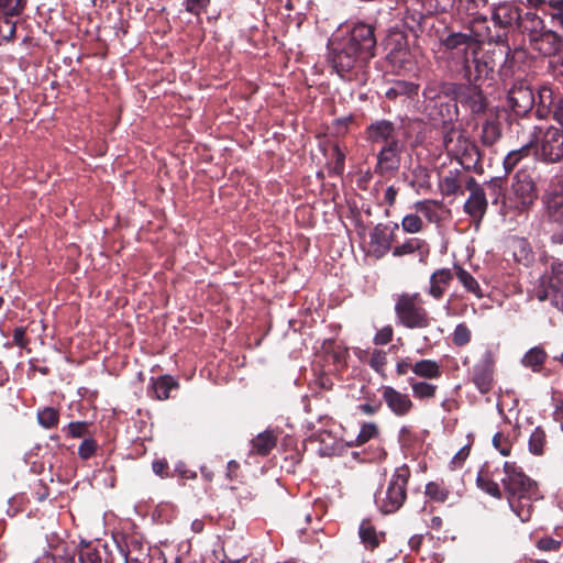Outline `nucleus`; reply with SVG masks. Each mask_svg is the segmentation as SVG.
Returning a JSON list of instances; mask_svg holds the SVG:
<instances>
[{
  "label": "nucleus",
  "mask_w": 563,
  "mask_h": 563,
  "mask_svg": "<svg viewBox=\"0 0 563 563\" xmlns=\"http://www.w3.org/2000/svg\"><path fill=\"white\" fill-rule=\"evenodd\" d=\"M37 420L43 428L51 429L58 423L59 412L53 407H45L37 412Z\"/></svg>",
  "instance_id": "obj_46"
},
{
  "label": "nucleus",
  "mask_w": 563,
  "mask_h": 563,
  "mask_svg": "<svg viewBox=\"0 0 563 563\" xmlns=\"http://www.w3.org/2000/svg\"><path fill=\"white\" fill-rule=\"evenodd\" d=\"M430 18L421 11L407 8L404 12L402 21L405 26L415 35L418 36L423 32L426 24Z\"/></svg>",
  "instance_id": "obj_30"
},
{
  "label": "nucleus",
  "mask_w": 563,
  "mask_h": 563,
  "mask_svg": "<svg viewBox=\"0 0 563 563\" xmlns=\"http://www.w3.org/2000/svg\"><path fill=\"white\" fill-rule=\"evenodd\" d=\"M329 47V62L332 68L342 79L352 80L354 69L358 62H363V57L342 43L339 37L332 38Z\"/></svg>",
  "instance_id": "obj_9"
},
{
  "label": "nucleus",
  "mask_w": 563,
  "mask_h": 563,
  "mask_svg": "<svg viewBox=\"0 0 563 563\" xmlns=\"http://www.w3.org/2000/svg\"><path fill=\"white\" fill-rule=\"evenodd\" d=\"M81 563H101V556L98 550L86 545L79 552Z\"/></svg>",
  "instance_id": "obj_57"
},
{
  "label": "nucleus",
  "mask_w": 563,
  "mask_h": 563,
  "mask_svg": "<svg viewBox=\"0 0 563 563\" xmlns=\"http://www.w3.org/2000/svg\"><path fill=\"white\" fill-rule=\"evenodd\" d=\"M462 32L472 41H474L475 44H478L479 48L484 42L504 43L506 40V36L504 35L497 34L494 36L492 34L487 18L485 15L473 16L464 26V31Z\"/></svg>",
  "instance_id": "obj_15"
},
{
  "label": "nucleus",
  "mask_w": 563,
  "mask_h": 563,
  "mask_svg": "<svg viewBox=\"0 0 563 563\" xmlns=\"http://www.w3.org/2000/svg\"><path fill=\"white\" fill-rule=\"evenodd\" d=\"M126 547V560L140 562L147 556L148 548H145L140 541L135 539L130 540Z\"/></svg>",
  "instance_id": "obj_47"
},
{
  "label": "nucleus",
  "mask_w": 563,
  "mask_h": 563,
  "mask_svg": "<svg viewBox=\"0 0 563 563\" xmlns=\"http://www.w3.org/2000/svg\"><path fill=\"white\" fill-rule=\"evenodd\" d=\"M538 198V189L532 176L526 170H519L514 178L511 190L507 197L510 208L526 211Z\"/></svg>",
  "instance_id": "obj_8"
},
{
  "label": "nucleus",
  "mask_w": 563,
  "mask_h": 563,
  "mask_svg": "<svg viewBox=\"0 0 563 563\" xmlns=\"http://www.w3.org/2000/svg\"><path fill=\"white\" fill-rule=\"evenodd\" d=\"M377 434H378V428H377L376 423L367 422L361 427V430L357 434L356 440H357L358 444H363V443H366L367 441H369L371 439L375 438Z\"/></svg>",
  "instance_id": "obj_54"
},
{
  "label": "nucleus",
  "mask_w": 563,
  "mask_h": 563,
  "mask_svg": "<svg viewBox=\"0 0 563 563\" xmlns=\"http://www.w3.org/2000/svg\"><path fill=\"white\" fill-rule=\"evenodd\" d=\"M547 357L548 354L543 347L533 346L526 352V354L521 358V364L525 367L530 368L532 372L539 373L541 372Z\"/></svg>",
  "instance_id": "obj_34"
},
{
  "label": "nucleus",
  "mask_w": 563,
  "mask_h": 563,
  "mask_svg": "<svg viewBox=\"0 0 563 563\" xmlns=\"http://www.w3.org/2000/svg\"><path fill=\"white\" fill-rule=\"evenodd\" d=\"M387 363V355L386 352L380 350H374L371 358H369V366L377 373H380L384 371V367Z\"/></svg>",
  "instance_id": "obj_55"
},
{
  "label": "nucleus",
  "mask_w": 563,
  "mask_h": 563,
  "mask_svg": "<svg viewBox=\"0 0 563 563\" xmlns=\"http://www.w3.org/2000/svg\"><path fill=\"white\" fill-rule=\"evenodd\" d=\"M339 40L363 57V62H367L375 56L377 41L372 24L357 22Z\"/></svg>",
  "instance_id": "obj_7"
},
{
  "label": "nucleus",
  "mask_w": 563,
  "mask_h": 563,
  "mask_svg": "<svg viewBox=\"0 0 563 563\" xmlns=\"http://www.w3.org/2000/svg\"><path fill=\"white\" fill-rule=\"evenodd\" d=\"M424 493L430 499L440 503H444L450 494L449 489L442 483L439 482H429L426 485Z\"/></svg>",
  "instance_id": "obj_45"
},
{
  "label": "nucleus",
  "mask_w": 563,
  "mask_h": 563,
  "mask_svg": "<svg viewBox=\"0 0 563 563\" xmlns=\"http://www.w3.org/2000/svg\"><path fill=\"white\" fill-rule=\"evenodd\" d=\"M209 4L210 0H185L186 11L195 15H200Z\"/></svg>",
  "instance_id": "obj_59"
},
{
  "label": "nucleus",
  "mask_w": 563,
  "mask_h": 563,
  "mask_svg": "<svg viewBox=\"0 0 563 563\" xmlns=\"http://www.w3.org/2000/svg\"><path fill=\"white\" fill-rule=\"evenodd\" d=\"M472 338L471 330L465 323H459L453 333H452V342L456 346H464L470 343Z\"/></svg>",
  "instance_id": "obj_50"
},
{
  "label": "nucleus",
  "mask_w": 563,
  "mask_h": 563,
  "mask_svg": "<svg viewBox=\"0 0 563 563\" xmlns=\"http://www.w3.org/2000/svg\"><path fill=\"white\" fill-rule=\"evenodd\" d=\"M529 46L539 55L551 57L563 51V38L555 31L547 27L529 43Z\"/></svg>",
  "instance_id": "obj_19"
},
{
  "label": "nucleus",
  "mask_w": 563,
  "mask_h": 563,
  "mask_svg": "<svg viewBox=\"0 0 563 563\" xmlns=\"http://www.w3.org/2000/svg\"><path fill=\"white\" fill-rule=\"evenodd\" d=\"M462 172L459 169L449 170V173L440 180V189L444 196H462L464 190L462 187Z\"/></svg>",
  "instance_id": "obj_29"
},
{
  "label": "nucleus",
  "mask_w": 563,
  "mask_h": 563,
  "mask_svg": "<svg viewBox=\"0 0 563 563\" xmlns=\"http://www.w3.org/2000/svg\"><path fill=\"white\" fill-rule=\"evenodd\" d=\"M462 179H463L462 186L464 185L465 188L470 191V194L484 190L482 188V186L475 180L474 177L466 176L463 172H462Z\"/></svg>",
  "instance_id": "obj_61"
},
{
  "label": "nucleus",
  "mask_w": 563,
  "mask_h": 563,
  "mask_svg": "<svg viewBox=\"0 0 563 563\" xmlns=\"http://www.w3.org/2000/svg\"><path fill=\"white\" fill-rule=\"evenodd\" d=\"M534 297L539 301L549 300L554 308L563 312V263L551 264V274L540 278Z\"/></svg>",
  "instance_id": "obj_6"
},
{
  "label": "nucleus",
  "mask_w": 563,
  "mask_h": 563,
  "mask_svg": "<svg viewBox=\"0 0 563 563\" xmlns=\"http://www.w3.org/2000/svg\"><path fill=\"white\" fill-rule=\"evenodd\" d=\"M553 90L549 86H541L536 98V115L539 119L547 118L553 112L555 106Z\"/></svg>",
  "instance_id": "obj_26"
},
{
  "label": "nucleus",
  "mask_w": 563,
  "mask_h": 563,
  "mask_svg": "<svg viewBox=\"0 0 563 563\" xmlns=\"http://www.w3.org/2000/svg\"><path fill=\"white\" fill-rule=\"evenodd\" d=\"M543 205L549 220L558 225L552 240L563 243V188L547 192L543 196Z\"/></svg>",
  "instance_id": "obj_14"
},
{
  "label": "nucleus",
  "mask_w": 563,
  "mask_h": 563,
  "mask_svg": "<svg viewBox=\"0 0 563 563\" xmlns=\"http://www.w3.org/2000/svg\"><path fill=\"white\" fill-rule=\"evenodd\" d=\"M468 67L473 73L474 81H477L483 77H487L488 74L493 71V66L488 62L479 58L477 55H474L470 59Z\"/></svg>",
  "instance_id": "obj_43"
},
{
  "label": "nucleus",
  "mask_w": 563,
  "mask_h": 563,
  "mask_svg": "<svg viewBox=\"0 0 563 563\" xmlns=\"http://www.w3.org/2000/svg\"><path fill=\"white\" fill-rule=\"evenodd\" d=\"M409 371L413 372V364L410 362L409 358H402V360L397 362L396 373L399 376L406 375Z\"/></svg>",
  "instance_id": "obj_64"
},
{
  "label": "nucleus",
  "mask_w": 563,
  "mask_h": 563,
  "mask_svg": "<svg viewBox=\"0 0 563 563\" xmlns=\"http://www.w3.org/2000/svg\"><path fill=\"white\" fill-rule=\"evenodd\" d=\"M563 541L544 536L537 540L536 548L542 552H559Z\"/></svg>",
  "instance_id": "obj_52"
},
{
  "label": "nucleus",
  "mask_w": 563,
  "mask_h": 563,
  "mask_svg": "<svg viewBox=\"0 0 563 563\" xmlns=\"http://www.w3.org/2000/svg\"><path fill=\"white\" fill-rule=\"evenodd\" d=\"M419 85L407 81V80H396L393 85L386 90L385 96L389 100H396L400 96H406L408 98H413L418 96Z\"/></svg>",
  "instance_id": "obj_32"
},
{
  "label": "nucleus",
  "mask_w": 563,
  "mask_h": 563,
  "mask_svg": "<svg viewBox=\"0 0 563 563\" xmlns=\"http://www.w3.org/2000/svg\"><path fill=\"white\" fill-rule=\"evenodd\" d=\"M366 139L372 144L387 145L391 142H401L406 139H400L398 128L389 120H376L366 128Z\"/></svg>",
  "instance_id": "obj_17"
},
{
  "label": "nucleus",
  "mask_w": 563,
  "mask_h": 563,
  "mask_svg": "<svg viewBox=\"0 0 563 563\" xmlns=\"http://www.w3.org/2000/svg\"><path fill=\"white\" fill-rule=\"evenodd\" d=\"M369 244L378 257L384 256L391 249L393 231L386 225L377 224L369 233Z\"/></svg>",
  "instance_id": "obj_23"
},
{
  "label": "nucleus",
  "mask_w": 563,
  "mask_h": 563,
  "mask_svg": "<svg viewBox=\"0 0 563 563\" xmlns=\"http://www.w3.org/2000/svg\"><path fill=\"white\" fill-rule=\"evenodd\" d=\"M413 373L424 379H437L441 376V366L434 360H420L413 364Z\"/></svg>",
  "instance_id": "obj_35"
},
{
  "label": "nucleus",
  "mask_w": 563,
  "mask_h": 563,
  "mask_svg": "<svg viewBox=\"0 0 563 563\" xmlns=\"http://www.w3.org/2000/svg\"><path fill=\"white\" fill-rule=\"evenodd\" d=\"M440 43L445 52L449 53L450 58L461 66L460 73L462 77L465 80H470L472 71L468 64L474 55H478L481 51L478 44H475L463 32H451L445 37H442Z\"/></svg>",
  "instance_id": "obj_4"
},
{
  "label": "nucleus",
  "mask_w": 563,
  "mask_h": 563,
  "mask_svg": "<svg viewBox=\"0 0 563 563\" xmlns=\"http://www.w3.org/2000/svg\"><path fill=\"white\" fill-rule=\"evenodd\" d=\"M358 538L364 548L373 552L385 541V532L377 531L369 519H364L358 527Z\"/></svg>",
  "instance_id": "obj_24"
},
{
  "label": "nucleus",
  "mask_w": 563,
  "mask_h": 563,
  "mask_svg": "<svg viewBox=\"0 0 563 563\" xmlns=\"http://www.w3.org/2000/svg\"><path fill=\"white\" fill-rule=\"evenodd\" d=\"M544 29H547L544 20L533 11L522 13L516 27L528 38V43L533 41Z\"/></svg>",
  "instance_id": "obj_20"
},
{
  "label": "nucleus",
  "mask_w": 563,
  "mask_h": 563,
  "mask_svg": "<svg viewBox=\"0 0 563 563\" xmlns=\"http://www.w3.org/2000/svg\"><path fill=\"white\" fill-rule=\"evenodd\" d=\"M501 136L500 124L488 120L482 125L481 141L485 146L494 145Z\"/></svg>",
  "instance_id": "obj_39"
},
{
  "label": "nucleus",
  "mask_w": 563,
  "mask_h": 563,
  "mask_svg": "<svg viewBox=\"0 0 563 563\" xmlns=\"http://www.w3.org/2000/svg\"><path fill=\"white\" fill-rule=\"evenodd\" d=\"M465 170H473L482 174L484 172L482 165V155L477 145L470 140L461 152L454 156Z\"/></svg>",
  "instance_id": "obj_21"
},
{
  "label": "nucleus",
  "mask_w": 563,
  "mask_h": 563,
  "mask_svg": "<svg viewBox=\"0 0 563 563\" xmlns=\"http://www.w3.org/2000/svg\"><path fill=\"white\" fill-rule=\"evenodd\" d=\"M334 153H335V163H334L333 170L335 174L341 175L344 170L345 155L342 153V151L338 146L334 147Z\"/></svg>",
  "instance_id": "obj_63"
},
{
  "label": "nucleus",
  "mask_w": 563,
  "mask_h": 563,
  "mask_svg": "<svg viewBox=\"0 0 563 563\" xmlns=\"http://www.w3.org/2000/svg\"><path fill=\"white\" fill-rule=\"evenodd\" d=\"M152 470L153 472L161 476L166 477L168 476L167 470H168V463L166 460H156L152 463Z\"/></svg>",
  "instance_id": "obj_62"
},
{
  "label": "nucleus",
  "mask_w": 563,
  "mask_h": 563,
  "mask_svg": "<svg viewBox=\"0 0 563 563\" xmlns=\"http://www.w3.org/2000/svg\"><path fill=\"white\" fill-rule=\"evenodd\" d=\"M429 253L430 249L428 243L420 238H408L401 244L393 249V256L395 257L418 254L420 262H424Z\"/></svg>",
  "instance_id": "obj_22"
},
{
  "label": "nucleus",
  "mask_w": 563,
  "mask_h": 563,
  "mask_svg": "<svg viewBox=\"0 0 563 563\" xmlns=\"http://www.w3.org/2000/svg\"><path fill=\"white\" fill-rule=\"evenodd\" d=\"M13 18L0 16V38L3 42H10L14 38L16 32V23Z\"/></svg>",
  "instance_id": "obj_48"
},
{
  "label": "nucleus",
  "mask_w": 563,
  "mask_h": 563,
  "mask_svg": "<svg viewBox=\"0 0 563 563\" xmlns=\"http://www.w3.org/2000/svg\"><path fill=\"white\" fill-rule=\"evenodd\" d=\"M97 448V442L93 439H85L78 448V455L82 460H88L95 455Z\"/></svg>",
  "instance_id": "obj_58"
},
{
  "label": "nucleus",
  "mask_w": 563,
  "mask_h": 563,
  "mask_svg": "<svg viewBox=\"0 0 563 563\" xmlns=\"http://www.w3.org/2000/svg\"><path fill=\"white\" fill-rule=\"evenodd\" d=\"M401 228L407 233H418L423 229L421 218L416 213L406 214L401 220Z\"/></svg>",
  "instance_id": "obj_49"
},
{
  "label": "nucleus",
  "mask_w": 563,
  "mask_h": 563,
  "mask_svg": "<svg viewBox=\"0 0 563 563\" xmlns=\"http://www.w3.org/2000/svg\"><path fill=\"white\" fill-rule=\"evenodd\" d=\"M89 423L86 421L69 422L63 430L70 438H81L88 433Z\"/></svg>",
  "instance_id": "obj_53"
},
{
  "label": "nucleus",
  "mask_w": 563,
  "mask_h": 563,
  "mask_svg": "<svg viewBox=\"0 0 563 563\" xmlns=\"http://www.w3.org/2000/svg\"><path fill=\"white\" fill-rule=\"evenodd\" d=\"M398 323L408 329H424L431 324V317L422 307L419 294H401L395 305Z\"/></svg>",
  "instance_id": "obj_5"
},
{
  "label": "nucleus",
  "mask_w": 563,
  "mask_h": 563,
  "mask_svg": "<svg viewBox=\"0 0 563 563\" xmlns=\"http://www.w3.org/2000/svg\"><path fill=\"white\" fill-rule=\"evenodd\" d=\"M406 143L407 140L382 145L376 154L375 173L382 176L397 173L401 165V155L406 150Z\"/></svg>",
  "instance_id": "obj_11"
},
{
  "label": "nucleus",
  "mask_w": 563,
  "mask_h": 563,
  "mask_svg": "<svg viewBox=\"0 0 563 563\" xmlns=\"http://www.w3.org/2000/svg\"><path fill=\"white\" fill-rule=\"evenodd\" d=\"M547 444V434L541 427H537L530 434L528 446L530 453L534 455H542Z\"/></svg>",
  "instance_id": "obj_40"
},
{
  "label": "nucleus",
  "mask_w": 563,
  "mask_h": 563,
  "mask_svg": "<svg viewBox=\"0 0 563 563\" xmlns=\"http://www.w3.org/2000/svg\"><path fill=\"white\" fill-rule=\"evenodd\" d=\"M413 179L411 181L412 186H418V188L428 189L430 188V176L429 172L423 166H417L412 170Z\"/></svg>",
  "instance_id": "obj_51"
},
{
  "label": "nucleus",
  "mask_w": 563,
  "mask_h": 563,
  "mask_svg": "<svg viewBox=\"0 0 563 563\" xmlns=\"http://www.w3.org/2000/svg\"><path fill=\"white\" fill-rule=\"evenodd\" d=\"M476 485L496 499H501L505 492L511 510L522 522L531 519L533 503L542 498L537 483L515 462H505L501 468L494 470L485 464L476 476Z\"/></svg>",
  "instance_id": "obj_1"
},
{
  "label": "nucleus",
  "mask_w": 563,
  "mask_h": 563,
  "mask_svg": "<svg viewBox=\"0 0 563 563\" xmlns=\"http://www.w3.org/2000/svg\"><path fill=\"white\" fill-rule=\"evenodd\" d=\"M487 205L484 190L472 192L464 203V211L473 219H482L487 210Z\"/></svg>",
  "instance_id": "obj_31"
},
{
  "label": "nucleus",
  "mask_w": 563,
  "mask_h": 563,
  "mask_svg": "<svg viewBox=\"0 0 563 563\" xmlns=\"http://www.w3.org/2000/svg\"><path fill=\"white\" fill-rule=\"evenodd\" d=\"M522 10L514 1H500L492 8V21L495 26L504 30L517 27Z\"/></svg>",
  "instance_id": "obj_16"
},
{
  "label": "nucleus",
  "mask_w": 563,
  "mask_h": 563,
  "mask_svg": "<svg viewBox=\"0 0 563 563\" xmlns=\"http://www.w3.org/2000/svg\"><path fill=\"white\" fill-rule=\"evenodd\" d=\"M545 15L550 18L553 26L563 30V0H549Z\"/></svg>",
  "instance_id": "obj_44"
},
{
  "label": "nucleus",
  "mask_w": 563,
  "mask_h": 563,
  "mask_svg": "<svg viewBox=\"0 0 563 563\" xmlns=\"http://www.w3.org/2000/svg\"><path fill=\"white\" fill-rule=\"evenodd\" d=\"M394 335V329L391 325H386L378 330L373 339L374 344L385 345L389 343Z\"/></svg>",
  "instance_id": "obj_60"
},
{
  "label": "nucleus",
  "mask_w": 563,
  "mask_h": 563,
  "mask_svg": "<svg viewBox=\"0 0 563 563\" xmlns=\"http://www.w3.org/2000/svg\"><path fill=\"white\" fill-rule=\"evenodd\" d=\"M441 202L438 200L424 199L413 205L416 212L423 214L429 222H438L440 220L439 208Z\"/></svg>",
  "instance_id": "obj_36"
},
{
  "label": "nucleus",
  "mask_w": 563,
  "mask_h": 563,
  "mask_svg": "<svg viewBox=\"0 0 563 563\" xmlns=\"http://www.w3.org/2000/svg\"><path fill=\"white\" fill-rule=\"evenodd\" d=\"M507 103L516 115L523 117L534 107L536 96L526 81L519 80L508 90Z\"/></svg>",
  "instance_id": "obj_12"
},
{
  "label": "nucleus",
  "mask_w": 563,
  "mask_h": 563,
  "mask_svg": "<svg viewBox=\"0 0 563 563\" xmlns=\"http://www.w3.org/2000/svg\"><path fill=\"white\" fill-rule=\"evenodd\" d=\"M534 158L545 164L563 161V130L553 125H533L529 132Z\"/></svg>",
  "instance_id": "obj_2"
},
{
  "label": "nucleus",
  "mask_w": 563,
  "mask_h": 563,
  "mask_svg": "<svg viewBox=\"0 0 563 563\" xmlns=\"http://www.w3.org/2000/svg\"><path fill=\"white\" fill-rule=\"evenodd\" d=\"M408 384L411 387L412 395L417 399H431L435 396L438 386L424 380H416L410 377Z\"/></svg>",
  "instance_id": "obj_37"
},
{
  "label": "nucleus",
  "mask_w": 563,
  "mask_h": 563,
  "mask_svg": "<svg viewBox=\"0 0 563 563\" xmlns=\"http://www.w3.org/2000/svg\"><path fill=\"white\" fill-rule=\"evenodd\" d=\"M453 269L454 275L456 276L457 280L462 284L466 291L473 294L478 299L484 297V292L478 282L470 272H467L460 265H454Z\"/></svg>",
  "instance_id": "obj_33"
},
{
  "label": "nucleus",
  "mask_w": 563,
  "mask_h": 563,
  "mask_svg": "<svg viewBox=\"0 0 563 563\" xmlns=\"http://www.w3.org/2000/svg\"><path fill=\"white\" fill-rule=\"evenodd\" d=\"M493 445L504 456H508L511 451V444L503 433L497 432L493 437Z\"/></svg>",
  "instance_id": "obj_56"
},
{
  "label": "nucleus",
  "mask_w": 563,
  "mask_h": 563,
  "mask_svg": "<svg viewBox=\"0 0 563 563\" xmlns=\"http://www.w3.org/2000/svg\"><path fill=\"white\" fill-rule=\"evenodd\" d=\"M495 358L486 350L472 369V382L481 394H487L494 386Z\"/></svg>",
  "instance_id": "obj_13"
},
{
  "label": "nucleus",
  "mask_w": 563,
  "mask_h": 563,
  "mask_svg": "<svg viewBox=\"0 0 563 563\" xmlns=\"http://www.w3.org/2000/svg\"><path fill=\"white\" fill-rule=\"evenodd\" d=\"M409 477V468L399 467L393 474L387 488L375 494V503L383 514H393L404 505Z\"/></svg>",
  "instance_id": "obj_3"
},
{
  "label": "nucleus",
  "mask_w": 563,
  "mask_h": 563,
  "mask_svg": "<svg viewBox=\"0 0 563 563\" xmlns=\"http://www.w3.org/2000/svg\"><path fill=\"white\" fill-rule=\"evenodd\" d=\"M470 140L464 131L451 128L443 135V145L448 154L454 157Z\"/></svg>",
  "instance_id": "obj_27"
},
{
  "label": "nucleus",
  "mask_w": 563,
  "mask_h": 563,
  "mask_svg": "<svg viewBox=\"0 0 563 563\" xmlns=\"http://www.w3.org/2000/svg\"><path fill=\"white\" fill-rule=\"evenodd\" d=\"M453 277L454 273L450 268H440L433 272L430 276L429 295L434 299L442 298Z\"/></svg>",
  "instance_id": "obj_25"
},
{
  "label": "nucleus",
  "mask_w": 563,
  "mask_h": 563,
  "mask_svg": "<svg viewBox=\"0 0 563 563\" xmlns=\"http://www.w3.org/2000/svg\"><path fill=\"white\" fill-rule=\"evenodd\" d=\"M448 93L462 106L468 108L473 113L484 112L487 107V100L479 88L474 81V77L465 82L451 84L448 88Z\"/></svg>",
  "instance_id": "obj_10"
},
{
  "label": "nucleus",
  "mask_w": 563,
  "mask_h": 563,
  "mask_svg": "<svg viewBox=\"0 0 563 563\" xmlns=\"http://www.w3.org/2000/svg\"><path fill=\"white\" fill-rule=\"evenodd\" d=\"M26 0H0L1 16L14 18L23 13Z\"/></svg>",
  "instance_id": "obj_42"
},
{
  "label": "nucleus",
  "mask_w": 563,
  "mask_h": 563,
  "mask_svg": "<svg viewBox=\"0 0 563 563\" xmlns=\"http://www.w3.org/2000/svg\"><path fill=\"white\" fill-rule=\"evenodd\" d=\"M177 387L178 383L168 375L161 376L153 383V390L155 397L159 400L168 399L172 389H175Z\"/></svg>",
  "instance_id": "obj_38"
},
{
  "label": "nucleus",
  "mask_w": 563,
  "mask_h": 563,
  "mask_svg": "<svg viewBox=\"0 0 563 563\" xmlns=\"http://www.w3.org/2000/svg\"><path fill=\"white\" fill-rule=\"evenodd\" d=\"M277 443V435L272 430H265L261 433H258L252 441H251V452L266 456L271 453V451L276 446Z\"/></svg>",
  "instance_id": "obj_28"
},
{
  "label": "nucleus",
  "mask_w": 563,
  "mask_h": 563,
  "mask_svg": "<svg viewBox=\"0 0 563 563\" xmlns=\"http://www.w3.org/2000/svg\"><path fill=\"white\" fill-rule=\"evenodd\" d=\"M379 393L387 408L397 417L408 416L413 409V402L410 396L398 389L383 385Z\"/></svg>",
  "instance_id": "obj_18"
},
{
  "label": "nucleus",
  "mask_w": 563,
  "mask_h": 563,
  "mask_svg": "<svg viewBox=\"0 0 563 563\" xmlns=\"http://www.w3.org/2000/svg\"><path fill=\"white\" fill-rule=\"evenodd\" d=\"M530 152H532V145H529V141L520 148L510 151L504 159L505 169L507 172L512 170L525 156L529 155Z\"/></svg>",
  "instance_id": "obj_41"
}]
</instances>
